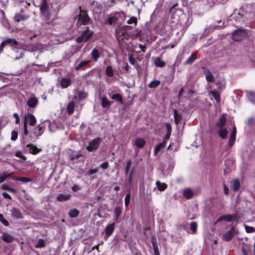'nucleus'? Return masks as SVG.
I'll use <instances>...</instances> for the list:
<instances>
[{"label": "nucleus", "mask_w": 255, "mask_h": 255, "mask_svg": "<svg viewBox=\"0 0 255 255\" xmlns=\"http://www.w3.org/2000/svg\"><path fill=\"white\" fill-rule=\"evenodd\" d=\"M12 52L10 54V57L14 60H17L23 58L24 55L25 50L22 47L21 43L19 45L13 47L11 50Z\"/></svg>", "instance_id": "nucleus-1"}, {"label": "nucleus", "mask_w": 255, "mask_h": 255, "mask_svg": "<svg viewBox=\"0 0 255 255\" xmlns=\"http://www.w3.org/2000/svg\"><path fill=\"white\" fill-rule=\"evenodd\" d=\"M19 43L15 38H6L0 45V53L3 52V49L6 46H10L11 49L12 50L13 47L19 45Z\"/></svg>", "instance_id": "nucleus-2"}, {"label": "nucleus", "mask_w": 255, "mask_h": 255, "mask_svg": "<svg viewBox=\"0 0 255 255\" xmlns=\"http://www.w3.org/2000/svg\"><path fill=\"white\" fill-rule=\"evenodd\" d=\"M36 122V120L35 117L31 114H27L24 118V131L23 133L25 135H27L28 133V131L27 128V125L29 124L30 126H34Z\"/></svg>", "instance_id": "nucleus-3"}, {"label": "nucleus", "mask_w": 255, "mask_h": 255, "mask_svg": "<svg viewBox=\"0 0 255 255\" xmlns=\"http://www.w3.org/2000/svg\"><path fill=\"white\" fill-rule=\"evenodd\" d=\"M247 36V31L242 28H239L233 31L232 39L235 41H239L246 38Z\"/></svg>", "instance_id": "nucleus-4"}, {"label": "nucleus", "mask_w": 255, "mask_h": 255, "mask_svg": "<svg viewBox=\"0 0 255 255\" xmlns=\"http://www.w3.org/2000/svg\"><path fill=\"white\" fill-rule=\"evenodd\" d=\"M39 7L42 15L47 20L50 19V12L46 0H41Z\"/></svg>", "instance_id": "nucleus-5"}, {"label": "nucleus", "mask_w": 255, "mask_h": 255, "mask_svg": "<svg viewBox=\"0 0 255 255\" xmlns=\"http://www.w3.org/2000/svg\"><path fill=\"white\" fill-rule=\"evenodd\" d=\"M93 32L87 28L79 37L76 38V41L80 43L88 41L93 35Z\"/></svg>", "instance_id": "nucleus-6"}, {"label": "nucleus", "mask_w": 255, "mask_h": 255, "mask_svg": "<svg viewBox=\"0 0 255 255\" xmlns=\"http://www.w3.org/2000/svg\"><path fill=\"white\" fill-rule=\"evenodd\" d=\"M117 38L119 41L123 40L128 36V31L126 27L119 26L116 30Z\"/></svg>", "instance_id": "nucleus-7"}, {"label": "nucleus", "mask_w": 255, "mask_h": 255, "mask_svg": "<svg viewBox=\"0 0 255 255\" xmlns=\"http://www.w3.org/2000/svg\"><path fill=\"white\" fill-rule=\"evenodd\" d=\"M101 141V139L100 137H97L93 139L89 142V145L87 146L86 149L89 151H96L98 148Z\"/></svg>", "instance_id": "nucleus-8"}, {"label": "nucleus", "mask_w": 255, "mask_h": 255, "mask_svg": "<svg viewBox=\"0 0 255 255\" xmlns=\"http://www.w3.org/2000/svg\"><path fill=\"white\" fill-rule=\"evenodd\" d=\"M238 230L232 227L229 231L224 233L223 235V240L226 242L231 241L235 235L238 234Z\"/></svg>", "instance_id": "nucleus-9"}, {"label": "nucleus", "mask_w": 255, "mask_h": 255, "mask_svg": "<svg viewBox=\"0 0 255 255\" xmlns=\"http://www.w3.org/2000/svg\"><path fill=\"white\" fill-rule=\"evenodd\" d=\"M90 21V18L86 11L80 10L78 15L77 24L79 25H87Z\"/></svg>", "instance_id": "nucleus-10"}, {"label": "nucleus", "mask_w": 255, "mask_h": 255, "mask_svg": "<svg viewBox=\"0 0 255 255\" xmlns=\"http://www.w3.org/2000/svg\"><path fill=\"white\" fill-rule=\"evenodd\" d=\"M89 60L80 61L79 59L76 60L75 65V69L77 71L84 70L89 63Z\"/></svg>", "instance_id": "nucleus-11"}, {"label": "nucleus", "mask_w": 255, "mask_h": 255, "mask_svg": "<svg viewBox=\"0 0 255 255\" xmlns=\"http://www.w3.org/2000/svg\"><path fill=\"white\" fill-rule=\"evenodd\" d=\"M26 148L28 149L29 153L32 154H36L42 150L41 148H37L33 144H27L26 145Z\"/></svg>", "instance_id": "nucleus-12"}, {"label": "nucleus", "mask_w": 255, "mask_h": 255, "mask_svg": "<svg viewBox=\"0 0 255 255\" xmlns=\"http://www.w3.org/2000/svg\"><path fill=\"white\" fill-rule=\"evenodd\" d=\"M145 144V140L141 138H137L134 141L133 144V147L135 150H136L135 147L137 148H141L143 147Z\"/></svg>", "instance_id": "nucleus-13"}, {"label": "nucleus", "mask_w": 255, "mask_h": 255, "mask_svg": "<svg viewBox=\"0 0 255 255\" xmlns=\"http://www.w3.org/2000/svg\"><path fill=\"white\" fill-rule=\"evenodd\" d=\"M1 239L4 242L7 243H11L15 240V238L14 237L7 233H3Z\"/></svg>", "instance_id": "nucleus-14"}, {"label": "nucleus", "mask_w": 255, "mask_h": 255, "mask_svg": "<svg viewBox=\"0 0 255 255\" xmlns=\"http://www.w3.org/2000/svg\"><path fill=\"white\" fill-rule=\"evenodd\" d=\"M44 128L40 125H38L37 127L32 129V133L34 136L38 137L41 135L43 132Z\"/></svg>", "instance_id": "nucleus-15"}, {"label": "nucleus", "mask_w": 255, "mask_h": 255, "mask_svg": "<svg viewBox=\"0 0 255 255\" xmlns=\"http://www.w3.org/2000/svg\"><path fill=\"white\" fill-rule=\"evenodd\" d=\"M28 18V16L27 15L17 13L15 14L14 19L16 22H20L26 20Z\"/></svg>", "instance_id": "nucleus-16"}, {"label": "nucleus", "mask_w": 255, "mask_h": 255, "mask_svg": "<svg viewBox=\"0 0 255 255\" xmlns=\"http://www.w3.org/2000/svg\"><path fill=\"white\" fill-rule=\"evenodd\" d=\"M242 252L243 255H252L251 253V247L248 244L246 243H242Z\"/></svg>", "instance_id": "nucleus-17"}, {"label": "nucleus", "mask_w": 255, "mask_h": 255, "mask_svg": "<svg viewBox=\"0 0 255 255\" xmlns=\"http://www.w3.org/2000/svg\"><path fill=\"white\" fill-rule=\"evenodd\" d=\"M234 219L233 216L228 214L226 215H223L219 217L215 223V224H216L218 222L226 221L227 222H231Z\"/></svg>", "instance_id": "nucleus-18"}, {"label": "nucleus", "mask_w": 255, "mask_h": 255, "mask_svg": "<svg viewBox=\"0 0 255 255\" xmlns=\"http://www.w3.org/2000/svg\"><path fill=\"white\" fill-rule=\"evenodd\" d=\"M11 216L15 219H21L22 217L20 211L16 208L12 209L11 210Z\"/></svg>", "instance_id": "nucleus-19"}, {"label": "nucleus", "mask_w": 255, "mask_h": 255, "mask_svg": "<svg viewBox=\"0 0 255 255\" xmlns=\"http://www.w3.org/2000/svg\"><path fill=\"white\" fill-rule=\"evenodd\" d=\"M71 197V195L69 194H59L56 197L58 201L62 202L69 200Z\"/></svg>", "instance_id": "nucleus-20"}, {"label": "nucleus", "mask_w": 255, "mask_h": 255, "mask_svg": "<svg viewBox=\"0 0 255 255\" xmlns=\"http://www.w3.org/2000/svg\"><path fill=\"white\" fill-rule=\"evenodd\" d=\"M91 56L94 61H97L100 57V49L95 48L93 49L91 53Z\"/></svg>", "instance_id": "nucleus-21"}, {"label": "nucleus", "mask_w": 255, "mask_h": 255, "mask_svg": "<svg viewBox=\"0 0 255 255\" xmlns=\"http://www.w3.org/2000/svg\"><path fill=\"white\" fill-rule=\"evenodd\" d=\"M204 69V74L206 75V79L207 81L209 82H213L214 81V77L211 72L206 68Z\"/></svg>", "instance_id": "nucleus-22"}, {"label": "nucleus", "mask_w": 255, "mask_h": 255, "mask_svg": "<svg viewBox=\"0 0 255 255\" xmlns=\"http://www.w3.org/2000/svg\"><path fill=\"white\" fill-rule=\"evenodd\" d=\"M60 83L63 88H66L71 84V80L69 78H63L61 79Z\"/></svg>", "instance_id": "nucleus-23"}, {"label": "nucleus", "mask_w": 255, "mask_h": 255, "mask_svg": "<svg viewBox=\"0 0 255 255\" xmlns=\"http://www.w3.org/2000/svg\"><path fill=\"white\" fill-rule=\"evenodd\" d=\"M115 228V224L113 223L107 226L105 229V234L107 237H109L112 233Z\"/></svg>", "instance_id": "nucleus-24"}, {"label": "nucleus", "mask_w": 255, "mask_h": 255, "mask_svg": "<svg viewBox=\"0 0 255 255\" xmlns=\"http://www.w3.org/2000/svg\"><path fill=\"white\" fill-rule=\"evenodd\" d=\"M38 101L35 97H31L27 101V105L30 108H34L37 104Z\"/></svg>", "instance_id": "nucleus-25"}, {"label": "nucleus", "mask_w": 255, "mask_h": 255, "mask_svg": "<svg viewBox=\"0 0 255 255\" xmlns=\"http://www.w3.org/2000/svg\"><path fill=\"white\" fill-rule=\"evenodd\" d=\"M154 65L158 67L162 68L165 66V63L164 61L161 60L160 57H156L154 60Z\"/></svg>", "instance_id": "nucleus-26"}, {"label": "nucleus", "mask_w": 255, "mask_h": 255, "mask_svg": "<svg viewBox=\"0 0 255 255\" xmlns=\"http://www.w3.org/2000/svg\"><path fill=\"white\" fill-rule=\"evenodd\" d=\"M226 117L224 114H223L221 116V117L220 118V119H219V120L217 123V126L218 127H219L220 128H222L225 126V125L226 124Z\"/></svg>", "instance_id": "nucleus-27"}, {"label": "nucleus", "mask_w": 255, "mask_h": 255, "mask_svg": "<svg viewBox=\"0 0 255 255\" xmlns=\"http://www.w3.org/2000/svg\"><path fill=\"white\" fill-rule=\"evenodd\" d=\"M246 93L250 101L255 104V93L250 91H246Z\"/></svg>", "instance_id": "nucleus-28"}, {"label": "nucleus", "mask_w": 255, "mask_h": 255, "mask_svg": "<svg viewBox=\"0 0 255 255\" xmlns=\"http://www.w3.org/2000/svg\"><path fill=\"white\" fill-rule=\"evenodd\" d=\"M87 96V95L86 93L83 91H79L77 92L75 98L76 100L77 99L79 101H82L85 99Z\"/></svg>", "instance_id": "nucleus-29"}, {"label": "nucleus", "mask_w": 255, "mask_h": 255, "mask_svg": "<svg viewBox=\"0 0 255 255\" xmlns=\"http://www.w3.org/2000/svg\"><path fill=\"white\" fill-rule=\"evenodd\" d=\"M174 118L176 124H179L181 121L182 116L181 114L178 113L176 110H174Z\"/></svg>", "instance_id": "nucleus-30"}, {"label": "nucleus", "mask_w": 255, "mask_h": 255, "mask_svg": "<svg viewBox=\"0 0 255 255\" xmlns=\"http://www.w3.org/2000/svg\"><path fill=\"white\" fill-rule=\"evenodd\" d=\"M196 53H194L192 54L186 60L185 62L186 65H189L192 64L196 59Z\"/></svg>", "instance_id": "nucleus-31"}, {"label": "nucleus", "mask_w": 255, "mask_h": 255, "mask_svg": "<svg viewBox=\"0 0 255 255\" xmlns=\"http://www.w3.org/2000/svg\"><path fill=\"white\" fill-rule=\"evenodd\" d=\"M183 195L187 199H190L192 197L193 193L191 189L189 188H186L183 190Z\"/></svg>", "instance_id": "nucleus-32"}, {"label": "nucleus", "mask_w": 255, "mask_h": 255, "mask_svg": "<svg viewBox=\"0 0 255 255\" xmlns=\"http://www.w3.org/2000/svg\"><path fill=\"white\" fill-rule=\"evenodd\" d=\"M240 187V182H239V180L238 179H234L233 180V183H232V190L236 192L239 189Z\"/></svg>", "instance_id": "nucleus-33"}, {"label": "nucleus", "mask_w": 255, "mask_h": 255, "mask_svg": "<svg viewBox=\"0 0 255 255\" xmlns=\"http://www.w3.org/2000/svg\"><path fill=\"white\" fill-rule=\"evenodd\" d=\"M112 103V102L109 101L106 98L104 97L102 99L101 105L103 108H109Z\"/></svg>", "instance_id": "nucleus-34"}, {"label": "nucleus", "mask_w": 255, "mask_h": 255, "mask_svg": "<svg viewBox=\"0 0 255 255\" xmlns=\"http://www.w3.org/2000/svg\"><path fill=\"white\" fill-rule=\"evenodd\" d=\"M156 185L158 190L160 191H163L167 188V185L164 183H161L159 181L156 182Z\"/></svg>", "instance_id": "nucleus-35"}, {"label": "nucleus", "mask_w": 255, "mask_h": 255, "mask_svg": "<svg viewBox=\"0 0 255 255\" xmlns=\"http://www.w3.org/2000/svg\"><path fill=\"white\" fill-rule=\"evenodd\" d=\"M74 102H70L67 107V113L69 115H71L73 113L74 111Z\"/></svg>", "instance_id": "nucleus-36"}, {"label": "nucleus", "mask_w": 255, "mask_h": 255, "mask_svg": "<svg viewBox=\"0 0 255 255\" xmlns=\"http://www.w3.org/2000/svg\"><path fill=\"white\" fill-rule=\"evenodd\" d=\"M218 133H219V135L220 136V137L224 139V138H226V137H227V135L228 134V131H227V129L223 128H220V129L219 130Z\"/></svg>", "instance_id": "nucleus-37"}, {"label": "nucleus", "mask_w": 255, "mask_h": 255, "mask_svg": "<svg viewBox=\"0 0 255 255\" xmlns=\"http://www.w3.org/2000/svg\"><path fill=\"white\" fill-rule=\"evenodd\" d=\"M113 100H116L121 104H123V100L122 96L119 94H114L111 96Z\"/></svg>", "instance_id": "nucleus-38"}, {"label": "nucleus", "mask_w": 255, "mask_h": 255, "mask_svg": "<svg viewBox=\"0 0 255 255\" xmlns=\"http://www.w3.org/2000/svg\"><path fill=\"white\" fill-rule=\"evenodd\" d=\"M114 70L111 65L107 67L106 69V74L108 77H111L114 75Z\"/></svg>", "instance_id": "nucleus-39"}, {"label": "nucleus", "mask_w": 255, "mask_h": 255, "mask_svg": "<svg viewBox=\"0 0 255 255\" xmlns=\"http://www.w3.org/2000/svg\"><path fill=\"white\" fill-rule=\"evenodd\" d=\"M165 144H166V141H164L163 142H161V143H159V144H158L157 145H156L155 149H154V154L156 155L158 152L163 147H164L165 146Z\"/></svg>", "instance_id": "nucleus-40"}, {"label": "nucleus", "mask_w": 255, "mask_h": 255, "mask_svg": "<svg viewBox=\"0 0 255 255\" xmlns=\"http://www.w3.org/2000/svg\"><path fill=\"white\" fill-rule=\"evenodd\" d=\"M210 93L212 95V96L214 97L215 100L217 102L220 103L221 101V98L220 95L215 91H211L210 92Z\"/></svg>", "instance_id": "nucleus-41"}, {"label": "nucleus", "mask_w": 255, "mask_h": 255, "mask_svg": "<svg viewBox=\"0 0 255 255\" xmlns=\"http://www.w3.org/2000/svg\"><path fill=\"white\" fill-rule=\"evenodd\" d=\"M160 84L159 80H155L151 81L148 85V87L150 88H155L157 87Z\"/></svg>", "instance_id": "nucleus-42"}, {"label": "nucleus", "mask_w": 255, "mask_h": 255, "mask_svg": "<svg viewBox=\"0 0 255 255\" xmlns=\"http://www.w3.org/2000/svg\"><path fill=\"white\" fill-rule=\"evenodd\" d=\"M79 214V212L77 209H74L73 210H71L69 212V215L71 218H76L77 217Z\"/></svg>", "instance_id": "nucleus-43"}, {"label": "nucleus", "mask_w": 255, "mask_h": 255, "mask_svg": "<svg viewBox=\"0 0 255 255\" xmlns=\"http://www.w3.org/2000/svg\"><path fill=\"white\" fill-rule=\"evenodd\" d=\"M116 220H117L122 212V208L119 206H116L114 209Z\"/></svg>", "instance_id": "nucleus-44"}, {"label": "nucleus", "mask_w": 255, "mask_h": 255, "mask_svg": "<svg viewBox=\"0 0 255 255\" xmlns=\"http://www.w3.org/2000/svg\"><path fill=\"white\" fill-rule=\"evenodd\" d=\"M45 247V242L43 239H40L38 241L37 244H36L34 247L36 249L42 248Z\"/></svg>", "instance_id": "nucleus-45"}, {"label": "nucleus", "mask_w": 255, "mask_h": 255, "mask_svg": "<svg viewBox=\"0 0 255 255\" xmlns=\"http://www.w3.org/2000/svg\"><path fill=\"white\" fill-rule=\"evenodd\" d=\"M134 170H130V172L129 173H127V179H128V184L130 185L132 181V176L133 174Z\"/></svg>", "instance_id": "nucleus-46"}, {"label": "nucleus", "mask_w": 255, "mask_h": 255, "mask_svg": "<svg viewBox=\"0 0 255 255\" xmlns=\"http://www.w3.org/2000/svg\"><path fill=\"white\" fill-rule=\"evenodd\" d=\"M197 224L195 222H192L190 223V229L193 233H195L197 231Z\"/></svg>", "instance_id": "nucleus-47"}, {"label": "nucleus", "mask_w": 255, "mask_h": 255, "mask_svg": "<svg viewBox=\"0 0 255 255\" xmlns=\"http://www.w3.org/2000/svg\"><path fill=\"white\" fill-rule=\"evenodd\" d=\"M131 162L130 161H128L126 164V166L125 168L126 174L129 173L130 172V170L132 169H131Z\"/></svg>", "instance_id": "nucleus-48"}, {"label": "nucleus", "mask_w": 255, "mask_h": 255, "mask_svg": "<svg viewBox=\"0 0 255 255\" xmlns=\"http://www.w3.org/2000/svg\"><path fill=\"white\" fill-rule=\"evenodd\" d=\"M117 20V18L116 16H111L108 19V23L110 25L115 24Z\"/></svg>", "instance_id": "nucleus-49"}, {"label": "nucleus", "mask_w": 255, "mask_h": 255, "mask_svg": "<svg viewBox=\"0 0 255 255\" xmlns=\"http://www.w3.org/2000/svg\"><path fill=\"white\" fill-rule=\"evenodd\" d=\"M16 180L20 181L23 182H30L32 179L28 177H18L15 179Z\"/></svg>", "instance_id": "nucleus-50"}, {"label": "nucleus", "mask_w": 255, "mask_h": 255, "mask_svg": "<svg viewBox=\"0 0 255 255\" xmlns=\"http://www.w3.org/2000/svg\"><path fill=\"white\" fill-rule=\"evenodd\" d=\"M0 221L4 226H8L9 225L8 222L4 218L3 215L1 214H0Z\"/></svg>", "instance_id": "nucleus-51"}, {"label": "nucleus", "mask_w": 255, "mask_h": 255, "mask_svg": "<svg viewBox=\"0 0 255 255\" xmlns=\"http://www.w3.org/2000/svg\"><path fill=\"white\" fill-rule=\"evenodd\" d=\"M130 193H128V194H127L125 197V206L127 207L128 205H129V202H130Z\"/></svg>", "instance_id": "nucleus-52"}, {"label": "nucleus", "mask_w": 255, "mask_h": 255, "mask_svg": "<svg viewBox=\"0 0 255 255\" xmlns=\"http://www.w3.org/2000/svg\"><path fill=\"white\" fill-rule=\"evenodd\" d=\"M236 139V136L233 135H230L229 140V146L231 147L234 144V142L235 141Z\"/></svg>", "instance_id": "nucleus-53"}, {"label": "nucleus", "mask_w": 255, "mask_h": 255, "mask_svg": "<svg viewBox=\"0 0 255 255\" xmlns=\"http://www.w3.org/2000/svg\"><path fill=\"white\" fill-rule=\"evenodd\" d=\"M82 156V154L81 153H77L76 154H73L71 156V159L72 160H74L76 159H78L79 157H81Z\"/></svg>", "instance_id": "nucleus-54"}, {"label": "nucleus", "mask_w": 255, "mask_h": 255, "mask_svg": "<svg viewBox=\"0 0 255 255\" xmlns=\"http://www.w3.org/2000/svg\"><path fill=\"white\" fill-rule=\"evenodd\" d=\"M217 85H218V89L219 91H222L225 88V84L222 81H219Z\"/></svg>", "instance_id": "nucleus-55"}, {"label": "nucleus", "mask_w": 255, "mask_h": 255, "mask_svg": "<svg viewBox=\"0 0 255 255\" xmlns=\"http://www.w3.org/2000/svg\"><path fill=\"white\" fill-rule=\"evenodd\" d=\"M11 140L14 141L17 138V132L14 130L11 131Z\"/></svg>", "instance_id": "nucleus-56"}, {"label": "nucleus", "mask_w": 255, "mask_h": 255, "mask_svg": "<svg viewBox=\"0 0 255 255\" xmlns=\"http://www.w3.org/2000/svg\"><path fill=\"white\" fill-rule=\"evenodd\" d=\"M98 171V169L97 168L95 169H91L88 171L87 174H88L89 175H91L93 174L97 173Z\"/></svg>", "instance_id": "nucleus-57"}, {"label": "nucleus", "mask_w": 255, "mask_h": 255, "mask_svg": "<svg viewBox=\"0 0 255 255\" xmlns=\"http://www.w3.org/2000/svg\"><path fill=\"white\" fill-rule=\"evenodd\" d=\"M246 231L248 233H252L255 231V229L254 228L252 227H250L248 226H246L245 227Z\"/></svg>", "instance_id": "nucleus-58"}, {"label": "nucleus", "mask_w": 255, "mask_h": 255, "mask_svg": "<svg viewBox=\"0 0 255 255\" xmlns=\"http://www.w3.org/2000/svg\"><path fill=\"white\" fill-rule=\"evenodd\" d=\"M11 174L7 175H0V183L3 182Z\"/></svg>", "instance_id": "nucleus-59"}, {"label": "nucleus", "mask_w": 255, "mask_h": 255, "mask_svg": "<svg viewBox=\"0 0 255 255\" xmlns=\"http://www.w3.org/2000/svg\"><path fill=\"white\" fill-rule=\"evenodd\" d=\"M108 162L107 161H105L100 165V167L103 169H106L108 168Z\"/></svg>", "instance_id": "nucleus-60"}, {"label": "nucleus", "mask_w": 255, "mask_h": 255, "mask_svg": "<svg viewBox=\"0 0 255 255\" xmlns=\"http://www.w3.org/2000/svg\"><path fill=\"white\" fill-rule=\"evenodd\" d=\"M128 61L132 65H134L136 63L135 59L132 57L131 55L129 56Z\"/></svg>", "instance_id": "nucleus-61"}, {"label": "nucleus", "mask_w": 255, "mask_h": 255, "mask_svg": "<svg viewBox=\"0 0 255 255\" xmlns=\"http://www.w3.org/2000/svg\"><path fill=\"white\" fill-rule=\"evenodd\" d=\"M136 19L134 17H131L128 21L127 23L129 24L132 23H136Z\"/></svg>", "instance_id": "nucleus-62"}, {"label": "nucleus", "mask_w": 255, "mask_h": 255, "mask_svg": "<svg viewBox=\"0 0 255 255\" xmlns=\"http://www.w3.org/2000/svg\"><path fill=\"white\" fill-rule=\"evenodd\" d=\"M151 242H152L153 247L158 246L157 243V241H156V238L155 237H154V236L152 237Z\"/></svg>", "instance_id": "nucleus-63"}, {"label": "nucleus", "mask_w": 255, "mask_h": 255, "mask_svg": "<svg viewBox=\"0 0 255 255\" xmlns=\"http://www.w3.org/2000/svg\"><path fill=\"white\" fill-rule=\"evenodd\" d=\"M165 126H166V128H167V132L171 133L172 128H171V126L170 125V124L166 123V125H165Z\"/></svg>", "instance_id": "nucleus-64"}]
</instances>
